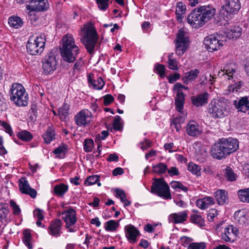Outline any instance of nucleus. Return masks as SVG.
Instances as JSON below:
<instances>
[{
  "label": "nucleus",
  "instance_id": "f257e3e1",
  "mask_svg": "<svg viewBox=\"0 0 249 249\" xmlns=\"http://www.w3.org/2000/svg\"><path fill=\"white\" fill-rule=\"evenodd\" d=\"M215 11V9L210 5L199 6L188 15L187 22L195 28L202 27L212 18Z\"/></svg>",
  "mask_w": 249,
  "mask_h": 249
},
{
  "label": "nucleus",
  "instance_id": "f03ea898",
  "mask_svg": "<svg viewBox=\"0 0 249 249\" xmlns=\"http://www.w3.org/2000/svg\"><path fill=\"white\" fill-rule=\"evenodd\" d=\"M62 42L60 51L63 60L69 63L74 62L79 52L78 47L75 44L74 39L71 35L67 34L63 36Z\"/></svg>",
  "mask_w": 249,
  "mask_h": 249
},
{
  "label": "nucleus",
  "instance_id": "7ed1b4c3",
  "mask_svg": "<svg viewBox=\"0 0 249 249\" xmlns=\"http://www.w3.org/2000/svg\"><path fill=\"white\" fill-rule=\"evenodd\" d=\"M10 99L18 106H26L28 104V95L21 84L14 83L10 89Z\"/></svg>",
  "mask_w": 249,
  "mask_h": 249
},
{
  "label": "nucleus",
  "instance_id": "20e7f679",
  "mask_svg": "<svg viewBox=\"0 0 249 249\" xmlns=\"http://www.w3.org/2000/svg\"><path fill=\"white\" fill-rule=\"evenodd\" d=\"M98 39L99 37L95 28L93 26L89 27L81 38V41L90 54L92 55L94 53V49Z\"/></svg>",
  "mask_w": 249,
  "mask_h": 249
},
{
  "label": "nucleus",
  "instance_id": "39448f33",
  "mask_svg": "<svg viewBox=\"0 0 249 249\" xmlns=\"http://www.w3.org/2000/svg\"><path fill=\"white\" fill-rule=\"evenodd\" d=\"M151 192L164 199L172 198L169 186L162 178H154V182L151 188Z\"/></svg>",
  "mask_w": 249,
  "mask_h": 249
},
{
  "label": "nucleus",
  "instance_id": "423d86ee",
  "mask_svg": "<svg viewBox=\"0 0 249 249\" xmlns=\"http://www.w3.org/2000/svg\"><path fill=\"white\" fill-rule=\"evenodd\" d=\"M55 52L51 51L48 53L42 60V73L46 75L53 73L56 70L58 62Z\"/></svg>",
  "mask_w": 249,
  "mask_h": 249
},
{
  "label": "nucleus",
  "instance_id": "0eeeda50",
  "mask_svg": "<svg viewBox=\"0 0 249 249\" xmlns=\"http://www.w3.org/2000/svg\"><path fill=\"white\" fill-rule=\"evenodd\" d=\"M45 41L44 35L38 36L35 39L30 38L26 45L27 52L31 55L41 54L45 48Z\"/></svg>",
  "mask_w": 249,
  "mask_h": 249
},
{
  "label": "nucleus",
  "instance_id": "6e6552de",
  "mask_svg": "<svg viewBox=\"0 0 249 249\" xmlns=\"http://www.w3.org/2000/svg\"><path fill=\"white\" fill-rule=\"evenodd\" d=\"M208 113L214 118H221L227 115L226 104L223 101L216 100L209 105Z\"/></svg>",
  "mask_w": 249,
  "mask_h": 249
},
{
  "label": "nucleus",
  "instance_id": "1a4fd4ad",
  "mask_svg": "<svg viewBox=\"0 0 249 249\" xmlns=\"http://www.w3.org/2000/svg\"><path fill=\"white\" fill-rule=\"evenodd\" d=\"M219 35H210L204 38L203 44L205 48L210 52L217 50L223 45V41L220 40Z\"/></svg>",
  "mask_w": 249,
  "mask_h": 249
},
{
  "label": "nucleus",
  "instance_id": "9d476101",
  "mask_svg": "<svg viewBox=\"0 0 249 249\" xmlns=\"http://www.w3.org/2000/svg\"><path fill=\"white\" fill-rule=\"evenodd\" d=\"M176 53L178 55L181 56L188 47L189 39L185 36L184 32L179 29L176 38Z\"/></svg>",
  "mask_w": 249,
  "mask_h": 249
},
{
  "label": "nucleus",
  "instance_id": "9b49d317",
  "mask_svg": "<svg viewBox=\"0 0 249 249\" xmlns=\"http://www.w3.org/2000/svg\"><path fill=\"white\" fill-rule=\"evenodd\" d=\"M211 155L213 158L217 160L224 159L228 155L221 139L219 140L217 142L212 146Z\"/></svg>",
  "mask_w": 249,
  "mask_h": 249
},
{
  "label": "nucleus",
  "instance_id": "f8f14e48",
  "mask_svg": "<svg viewBox=\"0 0 249 249\" xmlns=\"http://www.w3.org/2000/svg\"><path fill=\"white\" fill-rule=\"evenodd\" d=\"M92 116L90 111L87 109H83L75 116L74 121L77 125L85 126L91 121Z\"/></svg>",
  "mask_w": 249,
  "mask_h": 249
},
{
  "label": "nucleus",
  "instance_id": "ddd939ff",
  "mask_svg": "<svg viewBox=\"0 0 249 249\" xmlns=\"http://www.w3.org/2000/svg\"><path fill=\"white\" fill-rule=\"evenodd\" d=\"M49 7L47 0H31L30 3L26 5L27 9L31 11H44Z\"/></svg>",
  "mask_w": 249,
  "mask_h": 249
},
{
  "label": "nucleus",
  "instance_id": "4468645a",
  "mask_svg": "<svg viewBox=\"0 0 249 249\" xmlns=\"http://www.w3.org/2000/svg\"><path fill=\"white\" fill-rule=\"evenodd\" d=\"M221 140L228 155L235 152L239 148V142L236 139L232 138H222Z\"/></svg>",
  "mask_w": 249,
  "mask_h": 249
},
{
  "label": "nucleus",
  "instance_id": "2eb2a0df",
  "mask_svg": "<svg viewBox=\"0 0 249 249\" xmlns=\"http://www.w3.org/2000/svg\"><path fill=\"white\" fill-rule=\"evenodd\" d=\"M225 1L223 8L227 13L234 15L241 8L240 0H225Z\"/></svg>",
  "mask_w": 249,
  "mask_h": 249
},
{
  "label": "nucleus",
  "instance_id": "dca6fc26",
  "mask_svg": "<svg viewBox=\"0 0 249 249\" xmlns=\"http://www.w3.org/2000/svg\"><path fill=\"white\" fill-rule=\"evenodd\" d=\"M62 215V219L66 224V227L74 225L77 221L76 212L72 208L63 212Z\"/></svg>",
  "mask_w": 249,
  "mask_h": 249
},
{
  "label": "nucleus",
  "instance_id": "f3484780",
  "mask_svg": "<svg viewBox=\"0 0 249 249\" xmlns=\"http://www.w3.org/2000/svg\"><path fill=\"white\" fill-rule=\"evenodd\" d=\"M19 187L22 194L29 195L32 198H35L37 195L36 191L30 186L28 181L23 179L19 180Z\"/></svg>",
  "mask_w": 249,
  "mask_h": 249
},
{
  "label": "nucleus",
  "instance_id": "a211bd4d",
  "mask_svg": "<svg viewBox=\"0 0 249 249\" xmlns=\"http://www.w3.org/2000/svg\"><path fill=\"white\" fill-rule=\"evenodd\" d=\"M233 105L238 111L249 114V100L248 97H242L238 101H234Z\"/></svg>",
  "mask_w": 249,
  "mask_h": 249
},
{
  "label": "nucleus",
  "instance_id": "6ab92c4d",
  "mask_svg": "<svg viewBox=\"0 0 249 249\" xmlns=\"http://www.w3.org/2000/svg\"><path fill=\"white\" fill-rule=\"evenodd\" d=\"M209 94L207 92L199 94L191 98L192 104L197 107H202L208 103Z\"/></svg>",
  "mask_w": 249,
  "mask_h": 249
},
{
  "label": "nucleus",
  "instance_id": "aec40b11",
  "mask_svg": "<svg viewBox=\"0 0 249 249\" xmlns=\"http://www.w3.org/2000/svg\"><path fill=\"white\" fill-rule=\"evenodd\" d=\"M124 230L125 236L130 242L135 243L137 240L136 238L140 234L139 231L131 225L125 226Z\"/></svg>",
  "mask_w": 249,
  "mask_h": 249
},
{
  "label": "nucleus",
  "instance_id": "412c9836",
  "mask_svg": "<svg viewBox=\"0 0 249 249\" xmlns=\"http://www.w3.org/2000/svg\"><path fill=\"white\" fill-rule=\"evenodd\" d=\"M188 213V211H184L178 213H172L169 216V220L175 224L183 223L187 220Z\"/></svg>",
  "mask_w": 249,
  "mask_h": 249
},
{
  "label": "nucleus",
  "instance_id": "4be33fe9",
  "mask_svg": "<svg viewBox=\"0 0 249 249\" xmlns=\"http://www.w3.org/2000/svg\"><path fill=\"white\" fill-rule=\"evenodd\" d=\"M62 222L60 219H56L53 221L49 227L50 234L58 237L60 235Z\"/></svg>",
  "mask_w": 249,
  "mask_h": 249
},
{
  "label": "nucleus",
  "instance_id": "5701e85b",
  "mask_svg": "<svg viewBox=\"0 0 249 249\" xmlns=\"http://www.w3.org/2000/svg\"><path fill=\"white\" fill-rule=\"evenodd\" d=\"M224 74L228 76V79L230 80L231 78L235 81L236 76L238 74L237 68L234 64H230L226 65L224 69ZM223 75L224 74H222Z\"/></svg>",
  "mask_w": 249,
  "mask_h": 249
},
{
  "label": "nucleus",
  "instance_id": "b1692460",
  "mask_svg": "<svg viewBox=\"0 0 249 249\" xmlns=\"http://www.w3.org/2000/svg\"><path fill=\"white\" fill-rule=\"evenodd\" d=\"M186 132L188 135L191 137H196L201 134V130L197 123L194 121H191L187 125Z\"/></svg>",
  "mask_w": 249,
  "mask_h": 249
},
{
  "label": "nucleus",
  "instance_id": "393cba45",
  "mask_svg": "<svg viewBox=\"0 0 249 249\" xmlns=\"http://www.w3.org/2000/svg\"><path fill=\"white\" fill-rule=\"evenodd\" d=\"M238 231L237 228L232 226H229L224 229V232L222 235V238L227 241H230L232 238V236H236L238 234Z\"/></svg>",
  "mask_w": 249,
  "mask_h": 249
},
{
  "label": "nucleus",
  "instance_id": "a878e982",
  "mask_svg": "<svg viewBox=\"0 0 249 249\" xmlns=\"http://www.w3.org/2000/svg\"><path fill=\"white\" fill-rule=\"evenodd\" d=\"M214 194L218 205H223L228 202V193L226 191L218 190Z\"/></svg>",
  "mask_w": 249,
  "mask_h": 249
},
{
  "label": "nucleus",
  "instance_id": "bb28decb",
  "mask_svg": "<svg viewBox=\"0 0 249 249\" xmlns=\"http://www.w3.org/2000/svg\"><path fill=\"white\" fill-rule=\"evenodd\" d=\"M214 203L213 198L210 196L205 197L196 202V206L201 209H207Z\"/></svg>",
  "mask_w": 249,
  "mask_h": 249
},
{
  "label": "nucleus",
  "instance_id": "cd10ccee",
  "mask_svg": "<svg viewBox=\"0 0 249 249\" xmlns=\"http://www.w3.org/2000/svg\"><path fill=\"white\" fill-rule=\"evenodd\" d=\"M199 73V71L198 70H192L185 74V75L182 78V80L184 83L188 84L189 82L195 80Z\"/></svg>",
  "mask_w": 249,
  "mask_h": 249
},
{
  "label": "nucleus",
  "instance_id": "c85d7f7f",
  "mask_svg": "<svg viewBox=\"0 0 249 249\" xmlns=\"http://www.w3.org/2000/svg\"><path fill=\"white\" fill-rule=\"evenodd\" d=\"M242 31L241 27L239 26H235L228 31L227 36L230 39H237L241 36Z\"/></svg>",
  "mask_w": 249,
  "mask_h": 249
},
{
  "label": "nucleus",
  "instance_id": "c756f323",
  "mask_svg": "<svg viewBox=\"0 0 249 249\" xmlns=\"http://www.w3.org/2000/svg\"><path fill=\"white\" fill-rule=\"evenodd\" d=\"M88 81L90 86H92L96 89H101L104 86V82L101 77H97L96 80L92 79L89 75Z\"/></svg>",
  "mask_w": 249,
  "mask_h": 249
},
{
  "label": "nucleus",
  "instance_id": "7c9ffc66",
  "mask_svg": "<svg viewBox=\"0 0 249 249\" xmlns=\"http://www.w3.org/2000/svg\"><path fill=\"white\" fill-rule=\"evenodd\" d=\"M68 150V145L65 143H62L53 150V153L56 155L57 158H62L67 153Z\"/></svg>",
  "mask_w": 249,
  "mask_h": 249
},
{
  "label": "nucleus",
  "instance_id": "2f4dec72",
  "mask_svg": "<svg viewBox=\"0 0 249 249\" xmlns=\"http://www.w3.org/2000/svg\"><path fill=\"white\" fill-rule=\"evenodd\" d=\"M223 172L227 180L229 181H234L236 180L237 176L231 167L226 166V167L223 170Z\"/></svg>",
  "mask_w": 249,
  "mask_h": 249
},
{
  "label": "nucleus",
  "instance_id": "473e14b6",
  "mask_svg": "<svg viewBox=\"0 0 249 249\" xmlns=\"http://www.w3.org/2000/svg\"><path fill=\"white\" fill-rule=\"evenodd\" d=\"M8 23L11 27L15 29H18L22 26L23 22L20 18L17 16H12L9 18Z\"/></svg>",
  "mask_w": 249,
  "mask_h": 249
},
{
  "label": "nucleus",
  "instance_id": "72a5a7b5",
  "mask_svg": "<svg viewBox=\"0 0 249 249\" xmlns=\"http://www.w3.org/2000/svg\"><path fill=\"white\" fill-rule=\"evenodd\" d=\"M186 6L182 2H178L176 5V14L177 19L178 21H181L183 18L182 15L185 13Z\"/></svg>",
  "mask_w": 249,
  "mask_h": 249
},
{
  "label": "nucleus",
  "instance_id": "f704fd0d",
  "mask_svg": "<svg viewBox=\"0 0 249 249\" xmlns=\"http://www.w3.org/2000/svg\"><path fill=\"white\" fill-rule=\"evenodd\" d=\"M55 131L53 128L49 127L46 131V133L43 135V139L46 143H50L55 139Z\"/></svg>",
  "mask_w": 249,
  "mask_h": 249
},
{
  "label": "nucleus",
  "instance_id": "c9c22d12",
  "mask_svg": "<svg viewBox=\"0 0 249 249\" xmlns=\"http://www.w3.org/2000/svg\"><path fill=\"white\" fill-rule=\"evenodd\" d=\"M120 220V219L118 221ZM119 226V222H116L114 220H110L105 223L104 228L106 231H114L117 230Z\"/></svg>",
  "mask_w": 249,
  "mask_h": 249
},
{
  "label": "nucleus",
  "instance_id": "e433bc0d",
  "mask_svg": "<svg viewBox=\"0 0 249 249\" xmlns=\"http://www.w3.org/2000/svg\"><path fill=\"white\" fill-rule=\"evenodd\" d=\"M68 190V186L64 184L61 183L56 185L53 187V191L55 195L61 196L65 194Z\"/></svg>",
  "mask_w": 249,
  "mask_h": 249
},
{
  "label": "nucleus",
  "instance_id": "4c0bfd02",
  "mask_svg": "<svg viewBox=\"0 0 249 249\" xmlns=\"http://www.w3.org/2000/svg\"><path fill=\"white\" fill-rule=\"evenodd\" d=\"M32 238V234L30 231L27 229L23 231V241L29 249H33L32 245L30 243V241Z\"/></svg>",
  "mask_w": 249,
  "mask_h": 249
},
{
  "label": "nucleus",
  "instance_id": "58836bf2",
  "mask_svg": "<svg viewBox=\"0 0 249 249\" xmlns=\"http://www.w3.org/2000/svg\"><path fill=\"white\" fill-rule=\"evenodd\" d=\"M70 105L64 103L58 109V113L61 120H64L69 113Z\"/></svg>",
  "mask_w": 249,
  "mask_h": 249
},
{
  "label": "nucleus",
  "instance_id": "ea45409f",
  "mask_svg": "<svg viewBox=\"0 0 249 249\" xmlns=\"http://www.w3.org/2000/svg\"><path fill=\"white\" fill-rule=\"evenodd\" d=\"M17 135L20 140L25 142H29L33 139L31 132L26 130L18 132Z\"/></svg>",
  "mask_w": 249,
  "mask_h": 249
},
{
  "label": "nucleus",
  "instance_id": "a19ab883",
  "mask_svg": "<svg viewBox=\"0 0 249 249\" xmlns=\"http://www.w3.org/2000/svg\"><path fill=\"white\" fill-rule=\"evenodd\" d=\"M238 195L241 201L249 203V188L239 190L238 192Z\"/></svg>",
  "mask_w": 249,
  "mask_h": 249
},
{
  "label": "nucleus",
  "instance_id": "79ce46f5",
  "mask_svg": "<svg viewBox=\"0 0 249 249\" xmlns=\"http://www.w3.org/2000/svg\"><path fill=\"white\" fill-rule=\"evenodd\" d=\"M167 170V166L164 163H160L153 166V172L158 174H164Z\"/></svg>",
  "mask_w": 249,
  "mask_h": 249
},
{
  "label": "nucleus",
  "instance_id": "37998d69",
  "mask_svg": "<svg viewBox=\"0 0 249 249\" xmlns=\"http://www.w3.org/2000/svg\"><path fill=\"white\" fill-rule=\"evenodd\" d=\"M190 219L191 222L199 226H203L204 225V220L201 215L193 214L190 216Z\"/></svg>",
  "mask_w": 249,
  "mask_h": 249
},
{
  "label": "nucleus",
  "instance_id": "c03bdc74",
  "mask_svg": "<svg viewBox=\"0 0 249 249\" xmlns=\"http://www.w3.org/2000/svg\"><path fill=\"white\" fill-rule=\"evenodd\" d=\"M188 169L193 174L196 175L197 176L200 175L201 167L193 162H191L188 164Z\"/></svg>",
  "mask_w": 249,
  "mask_h": 249
},
{
  "label": "nucleus",
  "instance_id": "a18cd8bd",
  "mask_svg": "<svg viewBox=\"0 0 249 249\" xmlns=\"http://www.w3.org/2000/svg\"><path fill=\"white\" fill-rule=\"evenodd\" d=\"M99 177L97 175H92L88 177L85 181V184L88 185H93L97 183L98 186H100L101 184L99 182Z\"/></svg>",
  "mask_w": 249,
  "mask_h": 249
},
{
  "label": "nucleus",
  "instance_id": "49530a36",
  "mask_svg": "<svg viewBox=\"0 0 249 249\" xmlns=\"http://www.w3.org/2000/svg\"><path fill=\"white\" fill-rule=\"evenodd\" d=\"M93 146V141L92 139H86L84 143V149L86 152L92 151Z\"/></svg>",
  "mask_w": 249,
  "mask_h": 249
},
{
  "label": "nucleus",
  "instance_id": "de8ad7c7",
  "mask_svg": "<svg viewBox=\"0 0 249 249\" xmlns=\"http://www.w3.org/2000/svg\"><path fill=\"white\" fill-rule=\"evenodd\" d=\"M206 247L205 242L191 243L189 244L187 249H204Z\"/></svg>",
  "mask_w": 249,
  "mask_h": 249
},
{
  "label": "nucleus",
  "instance_id": "09e8293b",
  "mask_svg": "<svg viewBox=\"0 0 249 249\" xmlns=\"http://www.w3.org/2000/svg\"><path fill=\"white\" fill-rule=\"evenodd\" d=\"M7 107L6 99L4 97L2 92L0 91V111H5L7 109Z\"/></svg>",
  "mask_w": 249,
  "mask_h": 249
},
{
  "label": "nucleus",
  "instance_id": "8fccbe9b",
  "mask_svg": "<svg viewBox=\"0 0 249 249\" xmlns=\"http://www.w3.org/2000/svg\"><path fill=\"white\" fill-rule=\"evenodd\" d=\"M121 120V118L120 116L117 115L115 117L113 123V127L114 130H120L122 129V127L120 123Z\"/></svg>",
  "mask_w": 249,
  "mask_h": 249
},
{
  "label": "nucleus",
  "instance_id": "3c124183",
  "mask_svg": "<svg viewBox=\"0 0 249 249\" xmlns=\"http://www.w3.org/2000/svg\"><path fill=\"white\" fill-rule=\"evenodd\" d=\"M168 67L169 69L177 71L178 69V62L176 59L169 58L168 60Z\"/></svg>",
  "mask_w": 249,
  "mask_h": 249
},
{
  "label": "nucleus",
  "instance_id": "603ef678",
  "mask_svg": "<svg viewBox=\"0 0 249 249\" xmlns=\"http://www.w3.org/2000/svg\"><path fill=\"white\" fill-rule=\"evenodd\" d=\"M242 85L243 82L241 81L235 82L233 85L229 87V90L232 92H237L241 89Z\"/></svg>",
  "mask_w": 249,
  "mask_h": 249
},
{
  "label": "nucleus",
  "instance_id": "864d4df0",
  "mask_svg": "<svg viewBox=\"0 0 249 249\" xmlns=\"http://www.w3.org/2000/svg\"><path fill=\"white\" fill-rule=\"evenodd\" d=\"M29 118L30 121L34 123L36 121L37 116V109L35 107H31L29 111Z\"/></svg>",
  "mask_w": 249,
  "mask_h": 249
},
{
  "label": "nucleus",
  "instance_id": "5fc2aeb1",
  "mask_svg": "<svg viewBox=\"0 0 249 249\" xmlns=\"http://www.w3.org/2000/svg\"><path fill=\"white\" fill-rule=\"evenodd\" d=\"M96 2L98 4V8L101 10L105 11L107 10L108 7L107 0H96Z\"/></svg>",
  "mask_w": 249,
  "mask_h": 249
},
{
  "label": "nucleus",
  "instance_id": "6e6d98bb",
  "mask_svg": "<svg viewBox=\"0 0 249 249\" xmlns=\"http://www.w3.org/2000/svg\"><path fill=\"white\" fill-rule=\"evenodd\" d=\"M83 65V62L82 61V59L80 58L79 59L77 60L76 62L73 65L72 69V73L74 74L75 72H78L80 71L81 67Z\"/></svg>",
  "mask_w": 249,
  "mask_h": 249
},
{
  "label": "nucleus",
  "instance_id": "4d7b16f0",
  "mask_svg": "<svg viewBox=\"0 0 249 249\" xmlns=\"http://www.w3.org/2000/svg\"><path fill=\"white\" fill-rule=\"evenodd\" d=\"M157 72L160 75L161 78L165 76V67L161 64H157L155 67Z\"/></svg>",
  "mask_w": 249,
  "mask_h": 249
},
{
  "label": "nucleus",
  "instance_id": "13d9d810",
  "mask_svg": "<svg viewBox=\"0 0 249 249\" xmlns=\"http://www.w3.org/2000/svg\"><path fill=\"white\" fill-rule=\"evenodd\" d=\"M104 104L107 106L110 104L113 101L114 98L111 94H107L103 97Z\"/></svg>",
  "mask_w": 249,
  "mask_h": 249
},
{
  "label": "nucleus",
  "instance_id": "bf43d9fd",
  "mask_svg": "<svg viewBox=\"0 0 249 249\" xmlns=\"http://www.w3.org/2000/svg\"><path fill=\"white\" fill-rule=\"evenodd\" d=\"M180 77V74L178 73H175L174 74L170 75L168 77V82L170 84H172L175 82L177 80H178Z\"/></svg>",
  "mask_w": 249,
  "mask_h": 249
},
{
  "label": "nucleus",
  "instance_id": "052dcab7",
  "mask_svg": "<svg viewBox=\"0 0 249 249\" xmlns=\"http://www.w3.org/2000/svg\"><path fill=\"white\" fill-rule=\"evenodd\" d=\"M218 214V212L215 209H211L210 210L209 213L208 214L207 217L208 219L210 221H213V218Z\"/></svg>",
  "mask_w": 249,
  "mask_h": 249
},
{
  "label": "nucleus",
  "instance_id": "680f3d73",
  "mask_svg": "<svg viewBox=\"0 0 249 249\" xmlns=\"http://www.w3.org/2000/svg\"><path fill=\"white\" fill-rule=\"evenodd\" d=\"M10 205L13 208L14 213H13L15 215H18L20 213V209L16 203L13 200L10 201Z\"/></svg>",
  "mask_w": 249,
  "mask_h": 249
},
{
  "label": "nucleus",
  "instance_id": "e2e57ef3",
  "mask_svg": "<svg viewBox=\"0 0 249 249\" xmlns=\"http://www.w3.org/2000/svg\"><path fill=\"white\" fill-rule=\"evenodd\" d=\"M34 213L35 215L37 217L38 220H41L44 219L42 210L39 209H36L34 210Z\"/></svg>",
  "mask_w": 249,
  "mask_h": 249
},
{
  "label": "nucleus",
  "instance_id": "0e129e2a",
  "mask_svg": "<svg viewBox=\"0 0 249 249\" xmlns=\"http://www.w3.org/2000/svg\"><path fill=\"white\" fill-rule=\"evenodd\" d=\"M168 173L170 176L172 177L173 176H178L179 174V172L178 169L176 167H171L168 170Z\"/></svg>",
  "mask_w": 249,
  "mask_h": 249
},
{
  "label": "nucleus",
  "instance_id": "69168bd1",
  "mask_svg": "<svg viewBox=\"0 0 249 249\" xmlns=\"http://www.w3.org/2000/svg\"><path fill=\"white\" fill-rule=\"evenodd\" d=\"M2 126L5 128V131L8 133L10 136H14V133L12 131V128L9 124L5 122L3 123Z\"/></svg>",
  "mask_w": 249,
  "mask_h": 249
},
{
  "label": "nucleus",
  "instance_id": "338daca9",
  "mask_svg": "<svg viewBox=\"0 0 249 249\" xmlns=\"http://www.w3.org/2000/svg\"><path fill=\"white\" fill-rule=\"evenodd\" d=\"M175 101L184 102V94L182 91H178L177 93Z\"/></svg>",
  "mask_w": 249,
  "mask_h": 249
},
{
  "label": "nucleus",
  "instance_id": "774afa93",
  "mask_svg": "<svg viewBox=\"0 0 249 249\" xmlns=\"http://www.w3.org/2000/svg\"><path fill=\"white\" fill-rule=\"evenodd\" d=\"M124 173V171L123 168L121 167H117L113 170L112 175L114 176H117L118 175H122Z\"/></svg>",
  "mask_w": 249,
  "mask_h": 249
}]
</instances>
